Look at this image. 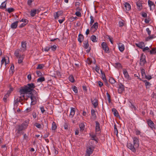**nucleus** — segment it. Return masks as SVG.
<instances>
[{"label": "nucleus", "mask_w": 156, "mask_h": 156, "mask_svg": "<svg viewBox=\"0 0 156 156\" xmlns=\"http://www.w3.org/2000/svg\"><path fill=\"white\" fill-rule=\"evenodd\" d=\"M137 9L139 11L141 10L142 9V3L140 1H138L136 3Z\"/></svg>", "instance_id": "13"}, {"label": "nucleus", "mask_w": 156, "mask_h": 156, "mask_svg": "<svg viewBox=\"0 0 156 156\" xmlns=\"http://www.w3.org/2000/svg\"><path fill=\"white\" fill-rule=\"evenodd\" d=\"M91 101L92 104L94 106V108H96L98 105V101L96 98L93 100H92V99H91Z\"/></svg>", "instance_id": "12"}, {"label": "nucleus", "mask_w": 156, "mask_h": 156, "mask_svg": "<svg viewBox=\"0 0 156 156\" xmlns=\"http://www.w3.org/2000/svg\"><path fill=\"white\" fill-rule=\"evenodd\" d=\"M14 66L13 64H12L11 65V66L10 69L11 70V71L12 73H13V72H14Z\"/></svg>", "instance_id": "60"}, {"label": "nucleus", "mask_w": 156, "mask_h": 156, "mask_svg": "<svg viewBox=\"0 0 156 156\" xmlns=\"http://www.w3.org/2000/svg\"><path fill=\"white\" fill-rule=\"evenodd\" d=\"M106 95L107 96V97L108 98V102L109 103H110L111 101V96L110 94L108 93V92H107L106 93Z\"/></svg>", "instance_id": "54"}, {"label": "nucleus", "mask_w": 156, "mask_h": 156, "mask_svg": "<svg viewBox=\"0 0 156 156\" xmlns=\"http://www.w3.org/2000/svg\"><path fill=\"white\" fill-rule=\"evenodd\" d=\"M34 126L39 129L43 128H42V126L41 124L38 123H35L34 124Z\"/></svg>", "instance_id": "45"}, {"label": "nucleus", "mask_w": 156, "mask_h": 156, "mask_svg": "<svg viewBox=\"0 0 156 156\" xmlns=\"http://www.w3.org/2000/svg\"><path fill=\"white\" fill-rule=\"evenodd\" d=\"M126 10L127 11H129L131 9V6L130 5L128 2H126L124 4Z\"/></svg>", "instance_id": "23"}, {"label": "nucleus", "mask_w": 156, "mask_h": 156, "mask_svg": "<svg viewBox=\"0 0 156 156\" xmlns=\"http://www.w3.org/2000/svg\"><path fill=\"white\" fill-rule=\"evenodd\" d=\"M146 63V56L143 53H142L140 56V65L141 66H143Z\"/></svg>", "instance_id": "5"}, {"label": "nucleus", "mask_w": 156, "mask_h": 156, "mask_svg": "<svg viewBox=\"0 0 156 156\" xmlns=\"http://www.w3.org/2000/svg\"><path fill=\"white\" fill-rule=\"evenodd\" d=\"M20 22H24V23H28L29 21L28 20L26 19H22L21 20H20L19 21Z\"/></svg>", "instance_id": "51"}, {"label": "nucleus", "mask_w": 156, "mask_h": 156, "mask_svg": "<svg viewBox=\"0 0 156 156\" xmlns=\"http://www.w3.org/2000/svg\"><path fill=\"white\" fill-rule=\"evenodd\" d=\"M91 115L92 119L94 120H95L97 118V116L95 112V110L94 109H92L91 110Z\"/></svg>", "instance_id": "22"}, {"label": "nucleus", "mask_w": 156, "mask_h": 156, "mask_svg": "<svg viewBox=\"0 0 156 156\" xmlns=\"http://www.w3.org/2000/svg\"><path fill=\"white\" fill-rule=\"evenodd\" d=\"M31 95L30 99L31 100V105H34L36 103L37 98H38V95L37 92L35 93H30Z\"/></svg>", "instance_id": "4"}, {"label": "nucleus", "mask_w": 156, "mask_h": 156, "mask_svg": "<svg viewBox=\"0 0 156 156\" xmlns=\"http://www.w3.org/2000/svg\"><path fill=\"white\" fill-rule=\"evenodd\" d=\"M6 1L3 2L2 3L1 5L0 6V8L1 9H4L6 8Z\"/></svg>", "instance_id": "25"}, {"label": "nucleus", "mask_w": 156, "mask_h": 156, "mask_svg": "<svg viewBox=\"0 0 156 156\" xmlns=\"http://www.w3.org/2000/svg\"><path fill=\"white\" fill-rule=\"evenodd\" d=\"M133 139V144L131 143H128L127 147L133 152L135 153L136 152V149L139 146V141L138 138L136 137H134Z\"/></svg>", "instance_id": "2"}, {"label": "nucleus", "mask_w": 156, "mask_h": 156, "mask_svg": "<svg viewBox=\"0 0 156 156\" xmlns=\"http://www.w3.org/2000/svg\"><path fill=\"white\" fill-rule=\"evenodd\" d=\"M9 95H7V94H6L4 96L3 100L5 102H7V98L8 97Z\"/></svg>", "instance_id": "49"}, {"label": "nucleus", "mask_w": 156, "mask_h": 156, "mask_svg": "<svg viewBox=\"0 0 156 156\" xmlns=\"http://www.w3.org/2000/svg\"><path fill=\"white\" fill-rule=\"evenodd\" d=\"M5 63V65H6V59L5 58H3L1 61V68L2 67V64L4 63Z\"/></svg>", "instance_id": "44"}, {"label": "nucleus", "mask_w": 156, "mask_h": 156, "mask_svg": "<svg viewBox=\"0 0 156 156\" xmlns=\"http://www.w3.org/2000/svg\"><path fill=\"white\" fill-rule=\"evenodd\" d=\"M148 52H150V54L151 55L155 54L156 53V48H153L151 50L148 51Z\"/></svg>", "instance_id": "32"}, {"label": "nucleus", "mask_w": 156, "mask_h": 156, "mask_svg": "<svg viewBox=\"0 0 156 156\" xmlns=\"http://www.w3.org/2000/svg\"><path fill=\"white\" fill-rule=\"evenodd\" d=\"M45 80V78L44 77H41L38 78L37 80V82H41L44 81Z\"/></svg>", "instance_id": "36"}, {"label": "nucleus", "mask_w": 156, "mask_h": 156, "mask_svg": "<svg viewBox=\"0 0 156 156\" xmlns=\"http://www.w3.org/2000/svg\"><path fill=\"white\" fill-rule=\"evenodd\" d=\"M83 47L85 49H87L89 47V44L87 40L85 41L83 43Z\"/></svg>", "instance_id": "33"}, {"label": "nucleus", "mask_w": 156, "mask_h": 156, "mask_svg": "<svg viewBox=\"0 0 156 156\" xmlns=\"http://www.w3.org/2000/svg\"><path fill=\"white\" fill-rule=\"evenodd\" d=\"M143 51L144 52H145L146 51H149L150 50L149 48L148 47H144L142 49Z\"/></svg>", "instance_id": "53"}, {"label": "nucleus", "mask_w": 156, "mask_h": 156, "mask_svg": "<svg viewBox=\"0 0 156 156\" xmlns=\"http://www.w3.org/2000/svg\"><path fill=\"white\" fill-rule=\"evenodd\" d=\"M69 124L67 122H65L63 125L64 129H68L69 127H68Z\"/></svg>", "instance_id": "43"}, {"label": "nucleus", "mask_w": 156, "mask_h": 156, "mask_svg": "<svg viewBox=\"0 0 156 156\" xmlns=\"http://www.w3.org/2000/svg\"><path fill=\"white\" fill-rule=\"evenodd\" d=\"M27 126L28 125L26 124L24 122H23L21 125H19L18 126L17 131L16 133L17 136H20L22 134L23 135L24 133L22 132V130L25 129Z\"/></svg>", "instance_id": "3"}, {"label": "nucleus", "mask_w": 156, "mask_h": 156, "mask_svg": "<svg viewBox=\"0 0 156 156\" xmlns=\"http://www.w3.org/2000/svg\"><path fill=\"white\" fill-rule=\"evenodd\" d=\"M35 86L34 83H28L24 87H21L19 90V92L21 93H25L26 94L30 93H35L36 91L34 89Z\"/></svg>", "instance_id": "1"}, {"label": "nucleus", "mask_w": 156, "mask_h": 156, "mask_svg": "<svg viewBox=\"0 0 156 156\" xmlns=\"http://www.w3.org/2000/svg\"><path fill=\"white\" fill-rule=\"evenodd\" d=\"M141 74L142 76H145L146 75L145 73V70L144 69L142 68L141 69Z\"/></svg>", "instance_id": "50"}, {"label": "nucleus", "mask_w": 156, "mask_h": 156, "mask_svg": "<svg viewBox=\"0 0 156 156\" xmlns=\"http://www.w3.org/2000/svg\"><path fill=\"white\" fill-rule=\"evenodd\" d=\"M36 73L38 76H41L42 75V73L40 71H37Z\"/></svg>", "instance_id": "58"}, {"label": "nucleus", "mask_w": 156, "mask_h": 156, "mask_svg": "<svg viewBox=\"0 0 156 156\" xmlns=\"http://www.w3.org/2000/svg\"><path fill=\"white\" fill-rule=\"evenodd\" d=\"M135 45L137 47L141 49L145 47V44L143 42H139L138 43H136Z\"/></svg>", "instance_id": "10"}, {"label": "nucleus", "mask_w": 156, "mask_h": 156, "mask_svg": "<svg viewBox=\"0 0 156 156\" xmlns=\"http://www.w3.org/2000/svg\"><path fill=\"white\" fill-rule=\"evenodd\" d=\"M96 37L94 35H92L90 37L91 41L94 42H95L97 41V40H96Z\"/></svg>", "instance_id": "38"}, {"label": "nucleus", "mask_w": 156, "mask_h": 156, "mask_svg": "<svg viewBox=\"0 0 156 156\" xmlns=\"http://www.w3.org/2000/svg\"><path fill=\"white\" fill-rule=\"evenodd\" d=\"M147 122L149 127L152 130H153L156 129L155 124L150 119H147Z\"/></svg>", "instance_id": "6"}, {"label": "nucleus", "mask_w": 156, "mask_h": 156, "mask_svg": "<svg viewBox=\"0 0 156 156\" xmlns=\"http://www.w3.org/2000/svg\"><path fill=\"white\" fill-rule=\"evenodd\" d=\"M102 47L104 51L107 53L109 52V49L106 43L105 42H103L101 44Z\"/></svg>", "instance_id": "7"}, {"label": "nucleus", "mask_w": 156, "mask_h": 156, "mask_svg": "<svg viewBox=\"0 0 156 156\" xmlns=\"http://www.w3.org/2000/svg\"><path fill=\"white\" fill-rule=\"evenodd\" d=\"M90 136H91L92 140H94L97 142V139H96V136L95 135H90Z\"/></svg>", "instance_id": "57"}, {"label": "nucleus", "mask_w": 156, "mask_h": 156, "mask_svg": "<svg viewBox=\"0 0 156 156\" xmlns=\"http://www.w3.org/2000/svg\"><path fill=\"white\" fill-rule=\"evenodd\" d=\"M50 49L52 51H55L56 48H57V46L55 45H54L53 46H51V47H50Z\"/></svg>", "instance_id": "48"}, {"label": "nucleus", "mask_w": 156, "mask_h": 156, "mask_svg": "<svg viewBox=\"0 0 156 156\" xmlns=\"http://www.w3.org/2000/svg\"><path fill=\"white\" fill-rule=\"evenodd\" d=\"M148 4L149 6L150 7V9L151 10V9H152L151 6H152V5H153L154 4V3L153 2H152V1H151L150 0H148Z\"/></svg>", "instance_id": "37"}, {"label": "nucleus", "mask_w": 156, "mask_h": 156, "mask_svg": "<svg viewBox=\"0 0 156 156\" xmlns=\"http://www.w3.org/2000/svg\"><path fill=\"white\" fill-rule=\"evenodd\" d=\"M44 67V65L43 64H39L37 67L36 69H43V67Z\"/></svg>", "instance_id": "42"}, {"label": "nucleus", "mask_w": 156, "mask_h": 156, "mask_svg": "<svg viewBox=\"0 0 156 156\" xmlns=\"http://www.w3.org/2000/svg\"><path fill=\"white\" fill-rule=\"evenodd\" d=\"M72 89L75 93H78V89L77 87L75 86H72Z\"/></svg>", "instance_id": "41"}, {"label": "nucleus", "mask_w": 156, "mask_h": 156, "mask_svg": "<svg viewBox=\"0 0 156 156\" xmlns=\"http://www.w3.org/2000/svg\"><path fill=\"white\" fill-rule=\"evenodd\" d=\"M124 86L121 83H119L118 90V93L119 94H121L124 91Z\"/></svg>", "instance_id": "9"}, {"label": "nucleus", "mask_w": 156, "mask_h": 156, "mask_svg": "<svg viewBox=\"0 0 156 156\" xmlns=\"http://www.w3.org/2000/svg\"><path fill=\"white\" fill-rule=\"evenodd\" d=\"M119 26L120 27H123L124 25V22L120 21L119 23Z\"/></svg>", "instance_id": "61"}, {"label": "nucleus", "mask_w": 156, "mask_h": 156, "mask_svg": "<svg viewBox=\"0 0 156 156\" xmlns=\"http://www.w3.org/2000/svg\"><path fill=\"white\" fill-rule=\"evenodd\" d=\"M69 80L72 82H73L74 81V79L73 76H70L69 77Z\"/></svg>", "instance_id": "55"}, {"label": "nucleus", "mask_w": 156, "mask_h": 156, "mask_svg": "<svg viewBox=\"0 0 156 156\" xmlns=\"http://www.w3.org/2000/svg\"><path fill=\"white\" fill-rule=\"evenodd\" d=\"M143 81L145 83V85L147 88L149 87L151 85V84L146 80H143Z\"/></svg>", "instance_id": "31"}, {"label": "nucleus", "mask_w": 156, "mask_h": 156, "mask_svg": "<svg viewBox=\"0 0 156 156\" xmlns=\"http://www.w3.org/2000/svg\"><path fill=\"white\" fill-rule=\"evenodd\" d=\"M98 22L95 23L91 27L90 30H92L94 29V31H95L98 28Z\"/></svg>", "instance_id": "15"}, {"label": "nucleus", "mask_w": 156, "mask_h": 156, "mask_svg": "<svg viewBox=\"0 0 156 156\" xmlns=\"http://www.w3.org/2000/svg\"><path fill=\"white\" fill-rule=\"evenodd\" d=\"M76 18L77 17L76 16H75V17L72 16L70 18V19L71 21L72 22L74 20H75Z\"/></svg>", "instance_id": "62"}, {"label": "nucleus", "mask_w": 156, "mask_h": 156, "mask_svg": "<svg viewBox=\"0 0 156 156\" xmlns=\"http://www.w3.org/2000/svg\"><path fill=\"white\" fill-rule=\"evenodd\" d=\"M115 68L117 69H119L120 68H122V66L121 63L119 62H117L115 63V65L114 66Z\"/></svg>", "instance_id": "27"}, {"label": "nucleus", "mask_w": 156, "mask_h": 156, "mask_svg": "<svg viewBox=\"0 0 156 156\" xmlns=\"http://www.w3.org/2000/svg\"><path fill=\"white\" fill-rule=\"evenodd\" d=\"M57 126L55 122H53L52 123V130H55L57 128Z\"/></svg>", "instance_id": "35"}, {"label": "nucleus", "mask_w": 156, "mask_h": 156, "mask_svg": "<svg viewBox=\"0 0 156 156\" xmlns=\"http://www.w3.org/2000/svg\"><path fill=\"white\" fill-rule=\"evenodd\" d=\"M27 43L26 41H23L21 42L22 50L23 51L26 50Z\"/></svg>", "instance_id": "16"}, {"label": "nucleus", "mask_w": 156, "mask_h": 156, "mask_svg": "<svg viewBox=\"0 0 156 156\" xmlns=\"http://www.w3.org/2000/svg\"><path fill=\"white\" fill-rule=\"evenodd\" d=\"M93 18H94V17L93 16H90V24L91 25L94 22V20Z\"/></svg>", "instance_id": "52"}, {"label": "nucleus", "mask_w": 156, "mask_h": 156, "mask_svg": "<svg viewBox=\"0 0 156 156\" xmlns=\"http://www.w3.org/2000/svg\"><path fill=\"white\" fill-rule=\"evenodd\" d=\"M22 99L20 98L19 97L16 98H15L14 101V105H17L19 103L21 102V101H23Z\"/></svg>", "instance_id": "11"}, {"label": "nucleus", "mask_w": 156, "mask_h": 156, "mask_svg": "<svg viewBox=\"0 0 156 156\" xmlns=\"http://www.w3.org/2000/svg\"><path fill=\"white\" fill-rule=\"evenodd\" d=\"M75 112V109L74 108H71L70 110V112L69 115V116L71 118H72Z\"/></svg>", "instance_id": "21"}, {"label": "nucleus", "mask_w": 156, "mask_h": 156, "mask_svg": "<svg viewBox=\"0 0 156 156\" xmlns=\"http://www.w3.org/2000/svg\"><path fill=\"white\" fill-rule=\"evenodd\" d=\"M24 55H20L19 56V58L18 60V63L20 64L22 62L23 60L24 57Z\"/></svg>", "instance_id": "26"}, {"label": "nucleus", "mask_w": 156, "mask_h": 156, "mask_svg": "<svg viewBox=\"0 0 156 156\" xmlns=\"http://www.w3.org/2000/svg\"><path fill=\"white\" fill-rule=\"evenodd\" d=\"M84 38V36L83 34H80L78 35V41L80 43H81Z\"/></svg>", "instance_id": "20"}, {"label": "nucleus", "mask_w": 156, "mask_h": 156, "mask_svg": "<svg viewBox=\"0 0 156 156\" xmlns=\"http://www.w3.org/2000/svg\"><path fill=\"white\" fill-rule=\"evenodd\" d=\"M112 112H113L114 116L117 117H120V116L117 110L115 108H113L112 110Z\"/></svg>", "instance_id": "14"}, {"label": "nucleus", "mask_w": 156, "mask_h": 156, "mask_svg": "<svg viewBox=\"0 0 156 156\" xmlns=\"http://www.w3.org/2000/svg\"><path fill=\"white\" fill-rule=\"evenodd\" d=\"M109 82L111 84H113L115 83L116 81L113 78L110 77L109 79Z\"/></svg>", "instance_id": "30"}, {"label": "nucleus", "mask_w": 156, "mask_h": 156, "mask_svg": "<svg viewBox=\"0 0 156 156\" xmlns=\"http://www.w3.org/2000/svg\"><path fill=\"white\" fill-rule=\"evenodd\" d=\"M114 132L115 134H116V135L117 136L118 133V131L116 125L115 124H114Z\"/></svg>", "instance_id": "39"}, {"label": "nucleus", "mask_w": 156, "mask_h": 156, "mask_svg": "<svg viewBox=\"0 0 156 156\" xmlns=\"http://www.w3.org/2000/svg\"><path fill=\"white\" fill-rule=\"evenodd\" d=\"M19 50H16L14 52V55L16 58H18L19 57Z\"/></svg>", "instance_id": "47"}, {"label": "nucleus", "mask_w": 156, "mask_h": 156, "mask_svg": "<svg viewBox=\"0 0 156 156\" xmlns=\"http://www.w3.org/2000/svg\"><path fill=\"white\" fill-rule=\"evenodd\" d=\"M27 23H22L19 26V27L20 28H21L23 27H25Z\"/></svg>", "instance_id": "59"}, {"label": "nucleus", "mask_w": 156, "mask_h": 156, "mask_svg": "<svg viewBox=\"0 0 156 156\" xmlns=\"http://www.w3.org/2000/svg\"><path fill=\"white\" fill-rule=\"evenodd\" d=\"M19 22V21H17L12 23L11 25V28L13 29H16L17 27Z\"/></svg>", "instance_id": "17"}, {"label": "nucleus", "mask_w": 156, "mask_h": 156, "mask_svg": "<svg viewBox=\"0 0 156 156\" xmlns=\"http://www.w3.org/2000/svg\"><path fill=\"white\" fill-rule=\"evenodd\" d=\"M75 15L77 16L80 17L81 16V13L80 12L77 11L75 13Z\"/></svg>", "instance_id": "56"}, {"label": "nucleus", "mask_w": 156, "mask_h": 156, "mask_svg": "<svg viewBox=\"0 0 156 156\" xmlns=\"http://www.w3.org/2000/svg\"><path fill=\"white\" fill-rule=\"evenodd\" d=\"M30 16L32 17L34 16L36 14V9H33L31 10L30 12Z\"/></svg>", "instance_id": "28"}, {"label": "nucleus", "mask_w": 156, "mask_h": 156, "mask_svg": "<svg viewBox=\"0 0 156 156\" xmlns=\"http://www.w3.org/2000/svg\"><path fill=\"white\" fill-rule=\"evenodd\" d=\"M130 103L131 104V105L130 106V107L132 109L133 108L135 110H136V108L134 106V105H133V103H131V102L129 101Z\"/></svg>", "instance_id": "63"}, {"label": "nucleus", "mask_w": 156, "mask_h": 156, "mask_svg": "<svg viewBox=\"0 0 156 156\" xmlns=\"http://www.w3.org/2000/svg\"><path fill=\"white\" fill-rule=\"evenodd\" d=\"M119 49L121 52H122L124 50L125 47L124 45L122 43H119L118 44Z\"/></svg>", "instance_id": "19"}, {"label": "nucleus", "mask_w": 156, "mask_h": 156, "mask_svg": "<svg viewBox=\"0 0 156 156\" xmlns=\"http://www.w3.org/2000/svg\"><path fill=\"white\" fill-rule=\"evenodd\" d=\"M101 73L102 75V79L103 81H106V78L105 75L104 73L101 70Z\"/></svg>", "instance_id": "29"}, {"label": "nucleus", "mask_w": 156, "mask_h": 156, "mask_svg": "<svg viewBox=\"0 0 156 156\" xmlns=\"http://www.w3.org/2000/svg\"><path fill=\"white\" fill-rule=\"evenodd\" d=\"M25 94H26L25 93L22 94L20 93V96L19 97L20 98L22 99L23 101L24 99H25Z\"/></svg>", "instance_id": "40"}, {"label": "nucleus", "mask_w": 156, "mask_h": 156, "mask_svg": "<svg viewBox=\"0 0 156 156\" xmlns=\"http://www.w3.org/2000/svg\"><path fill=\"white\" fill-rule=\"evenodd\" d=\"M145 78L149 80L152 78V77L150 75L147 76V75H145Z\"/></svg>", "instance_id": "64"}, {"label": "nucleus", "mask_w": 156, "mask_h": 156, "mask_svg": "<svg viewBox=\"0 0 156 156\" xmlns=\"http://www.w3.org/2000/svg\"><path fill=\"white\" fill-rule=\"evenodd\" d=\"M79 127L80 130H83L85 128V125L83 123H81L79 125Z\"/></svg>", "instance_id": "46"}, {"label": "nucleus", "mask_w": 156, "mask_h": 156, "mask_svg": "<svg viewBox=\"0 0 156 156\" xmlns=\"http://www.w3.org/2000/svg\"><path fill=\"white\" fill-rule=\"evenodd\" d=\"M95 131L96 132H98L100 130V125L99 123L97 121L95 122Z\"/></svg>", "instance_id": "18"}, {"label": "nucleus", "mask_w": 156, "mask_h": 156, "mask_svg": "<svg viewBox=\"0 0 156 156\" xmlns=\"http://www.w3.org/2000/svg\"><path fill=\"white\" fill-rule=\"evenodd\" d=\"M123 72L125 77L127 79H128L129 76L127 70L126 69H123Z\"/></svg>", "instance_id": "24"}, {"label": "nucleus", "mask_w": 156, "mask_h": 156, "mask_svg": "<svg viewBox=\"0 0 156 156\" xmlns=\"http://www.w3.org/2000/svg\"><path fill=\"white\" fill-rule=\"evenodd\" d=\"M93 151L94 149L91 147H87L86 153V155L90 156V155L92 154Z\"/></svg>", "instance_id": "8"}, {"label": "nucleus", "mask_w": 156, "mask_h": 156, "mask_svg": "<svg viewBox=\"0 0 156 156\" xmlns=\"http://www.w3.org/2000/svg\"><path fill=\"white\" fill-rule=\"evenodd\" d=\"M5 10L6 11H7L9 13H10L11 12H13L15 9L13 8H9L8 9H6Z\"/></svg>", "instance_id": "34"}]
</instances>
